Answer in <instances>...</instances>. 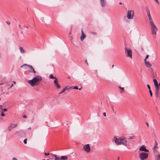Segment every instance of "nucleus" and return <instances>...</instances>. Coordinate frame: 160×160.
<instances>
[{
	"label": "nucleus",
	"instance_id": "f257e3e1",
	"mask_svg": "<svg viewBox=\"0 0 160 160\" xmlns=\"http://www.w3.org/2000/svg\"><path fill=\"white\" fill-rule=\"evenodd\" d=\"M42 80V78L41 76L37 75L34 77L31 80L28 81V83L30 84L32 87L34 86L37 83H39Z\"/></svg>",
	"mask_w": 160,
	"mask_h": 160
},
{
	"label": "nucleus",
	"instance_id": "f03ea898",
	"mask_svg": "<svg viewBox=\"0 0 160 160\" xmlns=\"http://www.w3.org/2000/svg\"><path fill=\"white\" fill-rule=\"evenodd\" d=\"M114 142L117 145H122L126 146L127 144V140L125 138L121 137L118 138L116 136L114 137Z\"/></svg>",
	"mask_w": 160,
	"mask_h": 160
},
{
	"label": "nucleus",
	"instance_id": "7ed1b4c3",
	"mask_svg": "<svg viewBox=\"0 0 160 160\" xmlns=\"http://www.w3.org/2000/svg\"><path fill=\"white\" fill-rule=\"evenodd\" d=\"M153 82L155 86V96L156 98H158L160 94V88L159 87H160V83H159L158 84V82L155 79H153Z\"/></svg>",
	"mask_w": 160,
	"mask_h": 160
},
{
	"label": "nucleus",
	"instance_id": "20e7f679",
	"mask_svg": "<svg viewBox=\"0 0 160 160\" xmlns=\"http://www.w3.org/2000/svg\"><path fill=\"white\" fill-rule=\"evenodd\" d=\"M21 67L24 68L25 69L28 70V71L31 73H36V71L34 70L33 67L31 65L25 64L21 66Z\"/></svg>",
	"mask_w": 160,
	"mask_h": 160
},
{
	"label": "nucleus",
	"instance_id": "39448f33",
	"mask_svg": "<svg viewBox=\"0 0 160 160\" xmlns=\"http://www.w3.org/2000/svg\"><path fill=\"white\" fill-rule=\"evenodd\" d=\"M149 23L152 34L153 36L155 35L157 33L158 28L153 22Z\"/></svg>",
	"mask_w": 160,
	"mask_h": 160
},
{
	"label": "nucleus",
	"instance_id": "423d86ee",
	"mask_svg": "<svg viewBox=\"0 0 160 160\" xmlns=\"http://www.w3.org/2000/svg\"><path fill=\"white\" fill-rule=\"evenodd\" d=\"M148 154L147 153L143 152L141 153L139 155V157L141 160H144L148 157Z\"/></svg>",
	"mask_w": 160,
	"mask_h": 160
},
{
	"label": "nucleus",
	"instance_id": "0eeeda50",
	"mask_svg": "<svg viewBox=\"0 0 160 160\" xmlns=\"http://www.w3.org/2000/svg\"><path fill=\"white\" fill-rule=\"evenodd\" d=\"M127 14V18L128 19H133L134 15V12L132 10L128 11Z\"/></svg>",
	"mask_w": 160,
	"mask_h": 160
},
{
	"label": "nucleus",
	"instance_id": "6e6552de",
	"mask_svg": "<svg viewBox=\"0 0 160 160\" xmlns=\"http://www.w3.org/2000/svg\"><path fill=\"white\" fill-rule=\"evenodd\" d=\"M125 52L127 53L128 57L130 58L131 59L132 58V52L131 49L125 47Z\"/></svg>",
	"mask_w": 160,
	"mask_h": 160
},
{
	"label": "nucleus",
	"instance_id": "1a4fd4ad",
	"mask_svg": "<svg viewBox=\"0 0 160 160\" xmlns=\"http://www.w3.org/2000/svg\"><path fill=\"white\" fill-rule=\"evenodd\" d=\"M83 149L86 152H89L91 149L89 144H85L84 145Z\"/></svg>",
	"mask_w": 160,
	"mask_h": 160
},
{
	"label": "nucleus",
	"instance_id": "9d476101",
	"mask_svg": "<svg viewBox=\"0 0 160 160\" xmlns=\"http://www.w3.org/2000/svg\"><path fill=\"white\" fill-rule=\"evenodd\" d=\"M139 150L142 151H143L146 152H149V150L146 149V147L144 145L142 146L139 149Z\"/></svg>",
	"mask_w": 160,
	"mask_h": 160
},
{
	"label": "nucleus",
	"instance_id": "9b49d317",
	"mask_svg": "<svg viewBox=\"0 0 160 160\" xmlns=\"http://www.w3.org/2000/svg\"><path fill=\"white\" fill-rule=\"evenodd\" d=\"M86 36L83 32V30H81V36L80 37V39L81 41H83L84 38H86Z\"/></svg>",
	"mask_w": 160,
	"mask_h": 160
},
{
	"label": "nucleus",
	"instance_id": "f8f14e48",
	"mask_svg": "<svg viewBox=\"0 0 160 160\" xmlns=\"http://www.w3.org/2000/svg\"><path fill=\"white\" fill-rule=\"evenodd\" d=\"M54 83L55 85L58 88H61L60 86L59 85L58 82V80L57 79H56L54 81Z\"/></svg>",
	"mask_w": 160,
	"mask_h": 160
},
{
	"label": "nucleus",
	"instance_id": "ddd939ff",
	"mask_svg": "<svg viewBox=\"0 0 160 160\" xmlns=\"http://www.w3.org/2000/svg\"><path fill=\"white\" fill-rule=\"evenodd\" d=\"M155 145L154 146V147L153 148V150L154 152V153H156L157 152V149L158 148V146H157L158 144L156 142V141H155Z\"/></svg>",
	"mask_w": 160,
	"mask_h": 160
},
{
	"label": "nucleus",
	"instance_id": "4468645a",
	"mask_svg": "<svg viewBox=\"0 0 160 160\" xmlns=\"http://www.w3.org/2000/svg\"><path fill=\"white\" fill-rule=\"evenodd\" d=\"M100 2L102 7H104L105 6L106 3L105 0H100Z\"/></svg>",
	"mask_w": 160,
	"mask_h": 160
},
{
	"label": "nucleus",
	"instance_id": "2eb2a0df",
	"mask_svg": "<svg viewBox=\"0 0 160 160\" xmlns=\"http://www.w3.org/2000/svg\"><path fill=\"white\" fill-rule=\"evenodd\" d=\"M145 65L148 67H150L151 66V64L149 62H147L145 59H144Z\"/></svg>",
	"mask_w": 160,
	"mask_h": 160
},
{
	"label": "nucleus",
	"instance_id": "dca6fc26",
	"mask_svg": "<svg viewBox=\"0 0 160 160\" xmlns=\"http://www.w3.org/2000/svg\"><path fill=\"white\" fill-rule=\"evenodd\" d=\"M155 160H159L160 159V155L159 153L157 155H156V153H155Z\"/></svg>",
	"mask_w": 160,
	"mask_h": 160
},
{
	"label": "nucleus",
	"instance_id": "f3484780",
	"mask_svg": "<svg viewBox=\"0 0 160 160\" xmlns=\"http://www.w3.org/2000/svg\"><path fill=\"white\" fill-rule=\"evenodd\" d=\"M10 125L12 128H16L18 126V125L17 124H13L12 123H11Z\"/></svg>",
	"mask_w": 160,
	"mask_h": 160
},
{
	"label": "nucleus",
	"instance_id": "a211bd4d",
	"mask_svg": "<svg viewBox=\"0 0 160 160\" xmlns=\"http://www.w3.org/2000/svg\"><path fill=\"white\" fill-rule=\"evenodd\" d=\"M148 19L149 20V23L153 22V21L152 19L151 15L148 16Z\"/></svg>",
	"mask_w": 160,
	"mask_h": 160
},
{
	"label": "nucleus",
	"instance_id": "6ab92c4d",
	"mask_svg": "<svg viewBox=\"0 0 160 160\" xmlns=\"http://www.w3.org/2000/svg\"><path fill=\"white\" fill-rule=\"evenodd\" d=\"M61 158L63 160H67L68 158V157L66 156H62L61 157Z\"/></svg>",
	"mask_w": 160,
	"mask_h": 160
},
{
	"label": "nucleus",
	"instance_id": "aec40b11",
	"mask_svg": "<svg viewBox=\"0 0 160 160\" xmlns=\"http://www.w3.org/2000/svg\"><path fill=\"white\" fill-rule=\"evenodd\" d=\"M118 88L119 89H120L121 90L120 91L121 93H122V92H124V88H122V87H119V86L118 87Z\"/></svg>",
	"mask_w": 160,
	"mask_h": 160
},
{
	"label": "nucleus",
	"instance_id": "412c9836",
	"mask_svg": "<svg viewBox=\"0 0 160 160\" xmlns=\"http://www.w3.org/2000/svg\"><path fill=\"white\" fill-rule=\"evenodd\" d=\"M49 77L50 78L54 79L55 80H56V79H57L56 77H54L53 76L52 74H51L49 75Z\"/></svg>",
	"mask_w": 160,
	"mask_h": 160
},
{
	"label": "nucleus",
	"instance_id": "4be33fe9",
	"mask_svg": "<svg viewBox=\"0 0 160 160\" xmlns=\"http://www.w3.org/2000/svg\"><path fill=\"white\" fill-rule=\"evenodd\" d=\"M19 49L20 51V52L22 53H23L25 52V51L23 49V48L21 47H20L19 48Z\"/></svg>",
	"mask_w": 160,
	"mask_h": 160
},
{
	"label": "nucleus",
	"instance_id": "5701e85b",
	"mask_svg": "<svg viewBox=\"0 0 160 160\" xmlns=\"http://www.w3.org/2000/svg\"><path fill=\"white\" fill-rule=\"evenodd\" d=\"M71 88H73L75 89L78 90V88L77 86H74V87H71Z\"/></svg>",
	"mask_w": 160,
	"mask_h": 160
},
{
	"label": "nucleus",
	"instance_id": "b1692460",
	"mask_svg": "<svg viewBox=\"0 0 160 160\" xmlns=\"http://www.w3.org/2000/svg\"><path fill=\"white\" fill-rule=\"evenodd\" d=\"M1 109L4 112H6L7 111V109L6 108H2V107H1Z\"/></svg>",
	"mask_w": 160,
	"mask_h": 160
},
{
	"label": "nucleus",
	"instance_id": "393cba45",
	"mask_svg": "<svg viewBox=\"0 0 160 160\" xmlns=\"http://www.w3.org/2000/svg\"><path fill=\"white\" fill-rule=\"evenodd\" d=\"M65 91V89H64V88L63 90L60 92L59 93V94H60L61 93H62L63 92H64Z\"/></svg>",
	"mask_w": 160,
	"mask_h": 160
},
{
	"label": "nucleus",
	"instance_id": "a878e982",
	"mask_svg": "<svg viewBox=\"0 0 160 160\" xmlns=\"http://www.w3.org/2000/svg\"><path fill=\"white\" fill-rule=\"evenodd\" d=\"M145 8H146V9L147 12H150L149 9L147 6Z\"/></svg>",
	"mask_w": 160,
	"mask_h": 160
},
{
	"label": "nucleus",
	"instance_id": "bb28decb",
	"mask_svg": "<svg viewBox=\"0 0 160 160\" xmlns=\"http://www.w3.org/2000/svg\"><path fill=\"white\" fill-rule=\"evenodd\" d=\"M12 128L11 127V126H10V125H9L8 128V129L9 131H11Z\"/></svg>",
	"mask_w": 160,
	"mask_h": 160
},
{
	"label": "nucleus",
	"instance_id": "cd10ccee",
	"mask_svg": "<svg viewBox=\"0 0 160 160\" xmlns=\"http://www.w3.org/2000/svg\"><path fill=\"white\" fill-rule=\"evenodd\" d=\"M64 89H65V91L67 90H68L69 89L71 88V87H66L65 88H64Z\"/></svg>",
	"mask_w": 160,
	"mask_h": 160
},
{
	"label": "nucleus",
	"instance_id": "c85d7f7f",
	"mask_svg": "<svg viewBox=\"0 0 160 160\" xmlns=\"http://www.w3.org/2000/svg\"><path fill=\"white\" fill-rule=\"evenodd\" d=\"M23 142L25 144H26L27 143V139L25 138L24 139L23 141Z\"/></svg>",
	"mask_w": 160,
	"mask_h": 160
},
{
	"label": "nucleus",
	"instance_id": "c756f323",
	"mask_svg": "<svg viewBox=\"0 0 160 160\" xmlns=\"http://www.w3.org/2000/svg\"><path fill=\"white\" fill-rule=\"evenodd\" d=\"M149 92L150 93V96L151 97H152V92L151 89H150V90H149Z\"/></svg>",
	"mask_w": 160,
	"mask_h": 160
},
{
	"label": "nucleus",
	"instance_id": "7c9ffc66",
	"mask_svg": "<svg viewBox=\"0 0 160 160\" xmlns=\"http://www.w3.org/2000/svg\"><path fill=\"white\" fill-rule=\"evenodd\" d=\"M1 115L2 117H4L5 116V114L3 112H2L1 114Z\"/></svg>",
	"mask_w": 160,
	"mask_h": 160
},
{
	"label": "nucleus",
	"instance_id": "2f4dec72",
	"mask_svg": "<svg viewBox=\"0 0 160 160\" xmlns=\"http://www.w3.org/2000/svg\"><path fill=\"white\" fill-rule=\"evenodd\" d=\"M55 159L56 160H58L59 159V157H56V156H55Z\"/></svg>",
	"mask_w": 160,
	"mask_h": 160
},
{
	"label": "nucleus",
	"instance_id": "473e14b6",
	"mask_svg": "<svg viewBox=\"0 0 160 160\" xmlns=\"http://www.w3.org/2000/svg\"><path fill=\"white\" fill-rule=\"evenodd\" d=\"M128 139H133V138L132 137H129L128 138Z\"/></svg>",
	"mask_w": 160,
	"mask_h": 160
},
{
	"label": "nucleus",
	"instance_id": "72a5a7b5",
	"mask_svg": "<svg viewBox=\"0 0 160 160\" xmlns=\"http://www.w3.org/2000/svg\"><path fill=\"white\" fill-rule=\"evenodd\" d=\"M85 63L87 64L88 65V62H87V60H86L85 61Z\"/></svg>",
	"mask_w": 160,
	"mask_h": 160
},
{
	"label": "nucleus",
	"instance_id": "f704fd0d",
	"mask_svg": "<svg viewBox=\"0 0 160 160\" xmlns=\"http://www.w3.org/2000/svg\"><path fill=\"white\" fill-rule=\"evenodd\" d=\"M147 86L148 88L149 89V90H150V86L148 84Z\"/></svg>",
	"mask_w": 160,
	"mask_h": 160
},
{
	"label": "nucleus",
	"instance_id": "c9c22d12",
	"mask_svg": "<svg viewBox=\"0 0 160 160\" xmlns=\"http://www.w3.org/2000/svg\"><path fill=\"white\" fill-rule=\"evenodd\" d=\"M6 23L8 25H9L10 24V22L9 21H6Z\"/></svg>",
	"mask_w": 160,
	"mask_h": 160
},
{
	"label": "nucleus",
	"instance_id": "e433bc0d",
	"mask_svg": "<svg viewBox=\"0 0 160 160\" xmlns=\"http://www.w3.org/2000/svg\"><path fill=\"white\" fill-rule=\"evenodd\" d=\"M13 84H11V86L8 89H9L11 88L13 86Z\"/></svg>",
	"mask_w": 160,
	"mask_h": 160
},
{
	"label": "nucleus",
	"instance_id": "4c0bfd02",
	"mask_svg": "<svg viewBox=\"0 0 160 160\" xmlns=\"http://www.w3.org/2000/svg\"><path fill=\"white\" fill-rule=\"evenodd\" d=\"M149 57V55H146V58H145L144 59H145V60H146V59L148 58V57Z\"/></svg>",
	"mask_w": 160,
	"mask_h": 160
},
{
	"label": "nucleus",
	"instance_id": "58836bf2",
	"mask_svg": "<svg viewBox=\"0 0 160 160\" xmlns=\"http://www.w3.org/2000/svg\"><path fill=\"white\" fill-rule=\"evenodd\" d=\"M158 4H159V2L158 1V0H154Z\"/></svg>",
	"mask_w": 160,
	"mask_h": 160
},
{
	"label": "nucleus",
	"instance_id": "ea45409f",
	"mask_svg": "<svg viewBox=\"0 0 160 160\" xmlns=\"http://www.w3.org/2000/svg\"><path fill=\"white\" fill-rule=\"evenodd\" d=\"M23 118H27V116L25 115H24L23 116Z\"/></svg>",
	"mask_w": 160,
	"mask_h": 160
},
{
	"label": "nucleus",
	"instance_id": "a19ab883",
	"mask_svg": "<svg viewBox=\"0 0 160 160\" xmlns=\"http://www.w3.org/2000/svg\"><path fill=\"white\" fill-rule=\"evenodd\" d=\"M103 115L104 117L106 116V113L105 112L103 113Z\"/></svg>",
	"mask_w": 160,
	"mask_h": 160
},
{
	"label": "nucleus",
	"instance_id": "79ce46f5",
	"mask_svg": "<svg viewBox=\"0 0 160 160\" xmlns=\"http://www.w3.org/2000/svg\"><path fill=\"white\" fill-rule=\"evenodd\" d=\"M44 154L46 155H49V153H46V152H45L44 153Z\"/></svg>",
	"mask_w": 160,
	"mask_h": 160
},
{
	"label": "nucleus",
	"instance_id": "37998d69",
	"mask_svg": "<svg viewBox=\"0 0 160 160\" xmlns=\"http://www.w3.org/2000/svg\"><path fill=\"white\" fill-rule=\"evenodd\" d=\"M12 160H18L17 158H12Z\"/></svg>",
	"mask_w": 160,
	"mask_h": 160
},
{
	"label": "nucleus",
	"instance_id": "c03bdc74",
	"mask_svg": "<svg viewBox=\"0 0 160 160\" xmlns=\"http://www.w3.org/2000/svg\"><path fill=\"white\" fill-rule=\"evenodd\" d=\"M147 13L148 16L151 15L150 12H147Z\"/></svg>",
	"mask_w": 160,
	"mask_h": 160
},
{
	"label": "nucleus",
	"instance_id": "a18cd8bd",
	"mask_svg": "<svg viewBox=\"0 0 160 160\" xmlns=\"http://www.w3.org/2000/svg\"><path fill=\"white\" fill-rule=\"evenodd\" d=\"M92 33L95 35L96 34V32H92Z\"/></svg>",
	"mask_w": 160,
	"mask_h": 160
},
{
	"label": "nucleus",
	"instance_id": "49530a36",
	"mask_svg": "<svg viewBox=\"0 0 160 160\" xmlns=\"http://www.w3.org/2000/svg\"><path fill=\"white\" fill-rule=\"evenodd\" d=\"M13 82L14 84H16V82L14 81H13Z\"/></svg>",
	"mask_w": 160,
	"mask_h": 160
},
{
	"label": "nucleus",
	"instance_id": "de8ad7c7",
	"mask_svg": "<svg viewBox=\"0 0 160 160\" xmlns=\"http://www.w3.org/2000/svg\"><path fill=\"white\" fill-rule=\"evenodd\" d=\"M146 124H147V126H148V124L147 122H146Z\"/></svg>",
	"mask_w": 160,
	"mask_h": 160
},
{
	"label": "nucleus",
	"instance_id": "09e8293b",
	"mask_svg": "<svg viewBox=\"0 0 160 160\" xmlns=\"http://www.w3.org/2000/svg\"><path fill=\"white\" fill-rule=\"evenodd\" d=\"M28 129H31V127H29V128H28Z\"/></svg>",
	"mask_w": 160,
	"mask_h": 160
},
{
	"label": "nucleus",
	"instance_id": "8fccbe9b",
	"mask_svg": "<svg viewBox=\"0 0 160 160\" xmlns=\"http://www.w3.org/2000/svg\"><path fill=\"white\" fill-rule=\"evenodd\" d=\"M82 88H79V89H78L80 90L81 89H82Z\"/></svg>",
	"mask_w": 160,
	"mask_h": 160
},
{
	"label": "nucleus",
	"instance_id": "3c124183",
	"mask_svg": "<svg viewBox=\"0 0 160 160\" xmlns=\"http://www.w3.org/2000/svg\"><path fill=\"white\" fill-rule=\"evenodd\" d=\"M119 4H122V2H119Z\"/></svg>",
	"mask_w": 160,
	"mask_h": 160
},
{
	"label": "nucleus",
	"instance_id": "603ef678",
	"mask_svg": "<svg viewBox=\"0 0 160 160\" xmlns=\"http://www.w3.org/2000/svg\"><path fill=\"white\" fill-rule=\"evenodd\" d=\"M119 157H118V160H119Z\"/></svg>",
	"mask_w": 160,
	"mask_h": 160
},
{
	"label": "nucleus",
	"instance_id": "864d4df0",
	"mask_svg": "<svg viewBox=\"0 0 160 160\" xmlns=\"http://www.w3.org/2000/svg\"><path fill=\"white\" fill-rule=\"evenodd\" d=\"M0 107H2V105H0Z\"/></svg>",
	"mask_w": 160,
	"mask_h": 160
},
{
	"label": "nucleus",
	"instance_id": "5fc2aeb1",
	"mask_svg": "<svg viewBox=\"0 0 160 160\" xmlns=\"http://www.w3.org/2000/svg\"><path fill=\"white\" fill-rule=\"evenodd\" d=\"M113 66H114V65H113L112 66V67H113Z\"/></svg>",
	"mask_w": 160,
	"mask_h": 160
},
{
	"label": "nucleus",
	"instance_id": "6e6d98bb",
	"mask_svg": "<svg viewBox=\"0 0 160 160\" xmlns=\"http://www.w3.org/2000/svg\"><path fill=\"white\" fill-rule=\"evenodd\" d=\"M42 160H45V159H43Z\"/></svg>",
	"mask_w": 160,
	"mask_h": 160
},
{
	"label": "nucleus",
	"instance_id": "4d7b16f0",
	"mask_svg": "<svg viewBox=\"0 0 160 160\" xmlns=\"http://www.w3.org/2000/svg\"><path fill=\"white\" fill-rule=\"evenodd\" d=\"M47 160H49V159H47Z\"/></svg>",
	"mask_w": 160,
	"mask_h": 160
}]
</instances>
